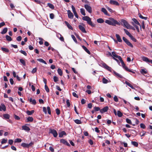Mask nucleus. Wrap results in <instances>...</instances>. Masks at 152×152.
Segmentation results:
<instances>
[{
    "instance_id": "obj_28",
    "label": "nucleus",
    "mask_w": 152,
    "mask_h": 152,
    "mask_svg": "<svg viewBox=\"0 0 152 152\" xmlns=\"http://www.w3.org/2000/svg\"><path fill=\"white\" fill-rule=\"evenodd\" d=\"M37 60L41 62L42 63L45 64H47L46 61L42 58H39L37 59Z\"/></svg>"
},
{
    "instance_id": "obj_8",
    "label": "nucleus",
    "mask_w": 152,
    "mask_h": 152,
    "mask_svg": "<svg viewBox=\"0 0 152 152\" xmlns=\"http://www.w3.org/2000/svg\"><path fill=\"white\" fill-rule=\"evenodd\" d=\"M112 56L113 58H118V59H121V57L115 54V52L113 51L112 52Z\"/></svg>"
},
{
    "instance_id": "obj_19",
    "label": "nucleus",
    "mask_w": 152,
    "mask_h": 152,
    "mask_svg": "<svg viewBox=\"0 0 152 152\" xmlns=\"http://www.w3.org/2000/svg\"><path fill=\"white\" fill-rule=\"evenodd\" d=\"M103 12L105 15L108 16H110V15L107 13V10L106 9L104 8H102L101 10Z\"/></svg>"
},
{
    "instance_id": "obj_3",
    "label": "nucleus",
    "mask_w": 152,
    "mask_h": 152,
    "mask_svg": "<svg viewBox=\"0 0 152 152\" xmlns=\"http://www.w3.org/2000/svg\"><path fill=\"white\" fill-rule=\"evenodd\" d=\"M49 133L52 134L55 137H56L58 136V133L54 129H49Z\"/></svg>"
},
{
    "instance_id": "obj_26",
    "label": "nucleus",
    "mask_w": 152,
    "mask_h": 152,
    "mask_svg": "<svg viewBox=\"0 0 152 152\" xmlns=\"http://www.w3.org/2000/svg\"><path fill=\"white\" fill-rule=\"evenodd\" d=\"M29 101L30 102H31V104L35 105L36 104V101L34 99H32L30 98L29 99Z\"/></svg>"
},
{
    "instance_id": "obj_27",
    "label": "nucleus",
    "mask_w": 152,
    "mask_h": 152,
    "mask_svg": "<svg viewBox=\"0 0 152 152\" xmlns=\"http://www.w3.org/2000/svg\"><path fill=\"white\" fill-rule=\"evenodd\" d=\"M104 21L103 19L101 18H99L97 20V22L99 23H102Z\"/></svg>"
},
{
    "instance_id": "obj_10",
    "label": "nucleus",
    "mask_w": 152,
    "mask_h": 152,
    "mask_svg": "<svg viewBox=\"0 0 152 152\" xmlns=\"http://www.w3.org/2000/svg\"><path fill=\"white\" fill-rule=\"evenodd\" d=\"M60 142L61 143H62L64 144H65L68 146H70V145L69 144V143L68 142H67L66 140H64V139H61L60 140Z\"/></svg>"
},
{
    "instance_id": "obj_49",
    "label": "nucleus",
    "mask_w": 152,
    "mask_h": 152,
    "mask_svg": "<svg viewBox=\"0 0 152 152\" xmlns=\"http://www.w3.org/2000/svg\"><path fill=\"white\" fill-rule=\"evenodd\" d=\"M126 122L129 124H132L131 120L128 118H126Z\"/></svg>"
},
{
    "instance_id": "obj_31",
    "label": "nucleus",
    "mask_w": 152,
    "mask_h": 152,
    "mask_svg": "<svg viewBox=\"0 0 152 152\" xmlns=\"http://www.w3.org/2000/svg\"><path fill=\"white\" fill-rule=\"evenodd\" d=\"M105 23H106L108 24H109V25H113V23H112L111 20H106L105 21Z\"/></svg>"
},
{
    "instance_id": "obj_54",
    "label": "nucleus",
    "mask_w": 152,
    "mask_h": 152,
    "mask_svg": "<svg viewBox=\"0 0 152 152\" xmlns=\"http://www.w3.org/2000/svg\"><path fill=\"white\" fill-rule=\"evenodd\" d=\"M45 90L47 92H49V90L46 85H45Z\"/></svg>"
},
{
    "instance_id": "obj_43",
    "label": "nucleus",
    "mask_w": 152,
    "mask_h": 152,
    "mask_svg": "<svg viewBox=\"0 0 152 152\" xmlns=\"http://www.w3.org/2000/svg\"><path fill=\"white\" fill-rule=\"evenodd\" d=\"M74 121L77 124H80L81 123L80 120H79L78 119L75 120Z\"/></svg>"
},
{
    "instance_id": "obj_23",
    "label": "nucleus",
    "mask_w": 152,
    "mask_h": 152,
    "mask_svg": "<svg viewBox=\"0 0 152 152\" xmlns=\"http://www.w3.org/2000/svg\"><path fill=\"white\" fill-rule=\"evenodd\" d=\"M3 117L4 119H9L10 118V115L8 114H5L3 115Z\"/></svg>"
},
{
    "instance_id": "obj_40",
    "label": "nucleus",
    "mask_w": 152,
    "mask_h": 152,
    "mask_svg": "<svg viewBox=\"0 0 152 152\" xmlns=\"http://www.w3.org/2000/svg\"><path fill=\"white\" fill-rule=\"evenodd\" d=\"M114 73L115 74V75L116 76H118V77H119L121 78H122V76L121 75L117 73V72H116L115 71L114 72Z\"/></svg>"
},
{
    "instance_id": "obj_48",
    "label": "nucleus",
    "mask_w": 152,
    "mask_h": 152,
    "mask_svg": "<svg viewBox=\"0 0 152 152\" xmlns=\"http://www.w3.org/2000/svg\"><path fill=\"white\" fill-rule=\"evenodd\" d=\"M126 43L130 47L132 48L133 47L132 45L130 42L129 40Z\"/></svg>"
},
{
    "instance_id": "obj_56",
    "label": "nucleus",
    "mask_w": 152,
    "mask_h": 152,
    "mask_svg": "<svg viewBox=\"0 0 152 152\" xmlns=\"http://www.w3.org/2000/svg\"><path fill=\"white\" fill-rule=\"evenodd\" d=\"M140 127L141 128L144 129L145 128V126L143 124H140Z\"/></svg>"
},
{
    "instance_id": "obj_13",
    "label": "nucleus",
    "mask_w": 152,
    "mask_h": 152,
    "mask_svg": "<svg viewBox=\"0 0 152 152\" xmlns=\"http://www.w3.org/2000/svg\"><path fill=\"white\" fill-rule=\"evenodd\" d=\"M142 60L144 61L149 63L150 59H149L147 57L144 56L141 57Z\"/></svg>"
},
{
    "instance_id": "obj_9",
    "label": "nucleus",
    "mask_w": 152,
    "mask_h": 152,
    "mask_svg": "<svg viewBox=\"0 0 152 152\" xmlns=\"http://www.w3.org/2000/svg\"><path fill=\"white\" fill-rule=\"evenodd\" d=\"M6 110V107L5 105L3 104H1V105H0V111H1L2 110L5 111Z\"/></svg>"
},
{
    "instance_id": "obj_52",
    "label": "nucleus",
    "mask_w": 152,
    "mask_h": 152,
    "mask_svg": "<svg viewBox=\"0 0 152 152\" xmlns=\"http://www.w3.org/2000/svg\"><path fill=\"white\" fill-rule=\"evenodd\" d=\"M58 35H60V37L59 38L60 40L61 41H64V39L63 37L62 36V35L61 34H59Z\"/></svg>"
},
{
    "instance_id": "obj_11",
    "label": "nucleus",
    "mask_w": 152,
    "mask_h": 152,
    "mask_svg": "<svg viewBox=\"0 0 152 152\" xmlns=\"http://www.w3.org/2000/svg\"><path fill=\"white\" fill-rule=\"evenodd\" d=\"M110 3L113 5H115L116 6H119V4L117 1L113 0H110Z\"/></svg>"
},
{
    "instance_id": "obj_37",
    "label": "nucleus",
    "mask_w": 152,
    "mask_h": 152,
    "mask_svg": "<svg viewBox=\"0 0 152 152\" xmlns=\"http://www.w3.org/2000/svg\"><path fill=\"white\" fill-rule=\"evenodd\" d=\"M124 31L125 32L126 34L129 37L130 36L131 34H130V33L128 31V30H127L126 29L124 28Z\"/></svg>"
},
{
    "instance_id": "obj_17",
    "label": "nucleus",
    "mask_w": 152,
    "mask_h": 152,
    "mask_svg": "<svg viewBox=\"0 0 152 152\" xmlns=\"http://www.w3.org/2000/svg\"><path fill=\"white\" fill-rule=\"evenodd\" d=\"M140 72V73L143 75L146 74L148 72L147 70L145 69H141Z\"/></svg>"
},
{
    "instance_id": "obj_59",
    "label": "nucleus",
    "mask_w": 152,
    "mask_h": 152,
    "mask_svg": "<svg viewBox=\"0 0 152 152\" xmlns=\"http://www.w3.org/2000/svg\"><path fill=\"white\" fill-rule=\"evenodd\" d=\"M66 103L67 106L68 107H69L70 105V104L69 102V99H67L66 100Z\"/></svg>"
},
{
    "instance_id": "obj_63",
    "label": "nucleus",
    "mask_w": 152,
    "mask_h": 152,
    "mask_svg": "<svg viewBox=\"0 0 152 152\" xmlns=\"http://www.w3.org/2000/svg\"><path fill=\"white\" fill-rule=\"evenodd\" d=\"M54 15L53 13H50V17L51 19H53L54 18Z\"/></svg>"
},
{
    "instance_id": "obj_29",
    "label": "nucleus",
    "mask_w": 152,
    "mask_h": 152,
    "mask_svg": "<svg viewBox=\"0 0 152 152\" xmlns=\"http://www.w3.org/2000/svg\"><path fill=\"white\" fill-rule=\"evenodd\" d=\"M125 83L127 85V86L130 87V88H131L132 89H134V87L130 83H129V82H127V81H126L125 82Z\"/></svg>"
},
{
    "instance_id": "obj_32",
    "label": "nucleus",
    "mask_w": 152,
    "mask_h": 152,
    "mask_svg": "<svg viewBox=\"0 0 152 152\" xmlns=\"http://www.w3.org/2000/svg\"><path fill=\"white\" fill-rule=\"evenodd\" d=\"M27 122H32L33 121V118L31 117H28L27 118Z\"/></svg>"
},
{
    "instance_id": "obj_22",
    "label": "nucleus",
    "mask_w": 152,
    "mask_h": 152,
    "mask_svg": "<svg viewBox=\"0 0 152 152\" xmlns=\"http://www.w3.org/2000/svg\"><path fill=\"white\" fill-rule=\"evenodd\" d=\"M65 23L68 28L72 30L73 28L72 26L67 21H65Z\"/></svg>"
},
{
    "instance_id": "obj_21",
    "label": "nucleus",
    "mask_w": 152,
    "mask_h": 152,
    "mask_svg": "<svg viewBox=\"0 0 152 152\" xmlns=\"http://www.w3.org/2000/svg\"><path fill=\"white\" fill-rule=\"evenodd\" d=\"M115 36L118 42H121L122 41L121 39L120 36L118 34H116L115 35Z\"/></svg>"
},
{
    "instance_id": "obj_38",
    "label": "nucleus",
    "mask_w": 152,
    "mask_h": 152,
    "mask_svg": "<svg viewBox=\"0 0 152 152\" xmlns=\"http://www.w3.org/2000/svg\"><path fill=\"white\" fill-rule=\"evenodd\" d=\"M132 24L135 27L137 30V31L138 32H140V30L138 26L136 25H135L133 22L132 23Z\"/></svg>"
},
{
    "instance_id": "obj_60",
    "label": "nucleus",
    "mask_w": 152,
    "mask_h": 152,
    "mask_svg": "<svg viewBox=\"0 0 152 152\" xmlns=\"http://www.w3.org/2000/svg\"><path fill=\"white\" fill-rule=\"evenodd\" d=\"M56 113L57 115H59L60 113V110L58 108H57L56 110Z\"/></svg>"
},
{
    "instance_id": "obj_5",
    "label": "nucleus",
    "mask_w": 152,
    "mask_h": 152,
    "mask_svg": "<svg viewBox=\"0 0 152 152\" xmlns=\"http://www.w3.org/2000/svg\"><path fill=\"white\" fill-rule=\"evenodd\" d=\"M84 7L86 10L89 13H91L92 12L91 7L87 4H85Z\"/></svg>"
},
{
    "instance_id": "obj_4",
    "label": "nucleus",
    "mask_w": 152,
    "mask_h": 152,
    "mask_svg": "<svg viewBox=\"0 0 152 152\" xmlns=\"http://www.w3.org/2000/svg\"><path fill=\"white\" fill-rule=\"evenodd\" d=\"M109 19L111 20L112 23H113V25H112V26H115L116 24L118 25H120V23L114 19L110 18Z\"/></svg>"
},
{
    "instance_id": "obj_50",
    "label": "nucleus",
    "mask_w": 152,
    "mask_h": 152,
    "mask_svg": "<svg viewBox=\"0 0 152 152\" xmlns=\"http://www.w3.org/2000/svg\"><path fill=\"white\" fill-rule=\"evenodd\" d=\"M20 52L21 53L23 54L24 56H27V54L25 51H24V50H21L20 51Z\"/></svg>"
},
{
    "instance_id": "obj_58",
    "label": "nucleus",
    "mask_w": 152,
    "mask_h": 152,
    "mask_svg": "<svg viewBox=\"0 0 152 152\" xmlns=\"http://www.w3.org/2000/svg\"><path fill=\"white\" fill-rule=\"evenodd\" d=\"M53 80L54 82H56L58 81V77L56 76H55L53 77Z\"/></svg>"
},
{
    "instance_id": "obj_57",
    "label": "nucleus",
    "mask_w": 152,
    "mask_h": 152,
    "mask_svg": "<svg viewBox=\"0 0 152 152\" xmlns=\"http://www.w3.org/2000/svg\"><path fill=\"white\" fill-rule=\"evenodd\" d=\"M7 142V140L3 139L2 140L1 143L2 144L6 143Z\"/></svg>"
},
{
    "instance_id": "obj_62",
    "label": "nucleus",
    "mask_w": 152,
    "mask_h": 152,
    "mask_svg": "<svg viewBox=\"0 0 152 152\" xmlns=\"http://www.w3.org/2000/svg\"><path fill=\"white\" fill-rule=\"evenodd\" d=\"M113 99L114 101L115 102H118V99L116 96H114Z\"/></svg>"
},
{
    "instance_id": "obj_34",
    "label": "nucleus",
    "mask_w": 152,
    "mask_h": 152,
    "mask_svg": "<svg viewBox=\"0 0 152 152\" xmlns=\"http://www.w3.org/2000/svg\"><path fill=\"white\" fill-rule=\"evenodd\" d=\"M58 72V74L62 76L63 74L62 71L60 68H58L57 70Z\"/></svg>"
},
{
    "instance_id": "obj_14",
    "label": "nucleus",
    "mask_w": 152,
    "mask_h": 152,
    "mask_svg": "<svg viewBox=\"0 0 152 152\" xmlns=\"http://www.w3.org/2000/svg\"><path fill=\"white\" fill-rule=\"evenodd\" d=\"M132 20L135 24L139 25L140 28L141 29V25L137 20L135 18H132Z\"/></svg>"
},
{
    "instance_id": "obj_39",
    "label": "nucleus",
    "mask_w": 152,
    "mask_h": 152,
    "mask_svg": "<svg viewBox=\"0 0 152 152\" xmlns=\"http://www.w3.org/2000/svg\"><path fill=\"white\" fill-rule=\"evenodd\" d=\"M21 146H23V147H24V148H25V147L28 148V144H26L25 143H22V144H21Z\"/></svg>"
},
{
    "instance_id": "obj_53",
    "label": "nucleus",
    "mask_w": 152,
    "mask_h": 152,
    "mask_svg": "<svg viewBox=\"0 0 152 152\" xmlns=\"http://www.w3.org/2000/svg\"><path fill=\"white\" fill-rule=\"evenodd\" d=\"M125 69L126 71H129V72H132L133 73H135V72L134 71H132V70L129 69L127 68V67H125Z\"/></svg>"
},
{
    "instance_id": "obj_51",
    "label": "nucleus",
    "mask_w": 152,
    "mask_h": 152,
    "mask_svg": "<svg viewBox=\"0 0 152 152\" xmlns=\"http://www.w3.org/2000/svg\"><path fill=\"white\" fill-rule=\"evenodd\" d=\"M102 82L104 83H107L108 82V80L104 77L102 79Z\"/></svg>"
},
{
    "instance_id": "obj_12",
    "label": "nucleus",
    "mask_w": 152,
    "mask_h": 152,
    "mask_svg": "<svg viewBox=\"0 0 152 152\" xmlns=\"http://www.w3.org/2000/svg\"><path fill=\"white\" fill-rule=\"evenodd\" d=\"M22 129L26 131H29L30 130V128L27 126L26 125L22 126Z\"/></svg>"
},
{
    "instance_id": "obj_61",
    "label": "nucleus",
    "mask_w": 152,
    "mask_h": 152,
    "mask_svg": "<svg viewBox=\"0 0 152 152\" xmlns=\"http://www.w3.org/2000/svg\"><path fill=\"white\" fill-rule=\"evenodd\" d=\"M72 11L73 13L76 12V10H75V7L73 5L72 6Z\"/></svg>"
},
{
    "instance_id": "obj_6",
    "label": "nucleus",
    "mask_w": 152,
    "mask_h": 152,
    "mask_svg": "<svg viewBox=\"0 0 152 152\" xmlns=\"http://www.w3.org/2000/svg\"><path fill=\"white\" fill-rule=\"evenodd\" d=\"M109 109L108 106H106L100 110V112L102 113H103L107 112Z\"/></svg>"
},
{
    "instance_id": "obj_41",
    "label": "nucleus",
    "mask_w": 152,
    "mask_h": 152,
    "mask_svg": "<svg viewBox=\"0 0 152 152\" xmlns=\"http://www.w3.org/2000/svg\"><path fill=\"white\" fill-rule=\"evenodd\" d=\"M20 62L22 64H23L24 66L26 65V62L24 60H23L22 59H20Z\"/></svg>"
},
{
    "instance_id": "obj_15",
    "label": "nucleus",
    "mask_w": 152,
    "mask_h": 152,
    "mask_svg": "<svg viewBox=\"0 0 152 152\" xmlns=\"http://www.w3.org/2000/svg\"><path fill=\"white\" fill-rule=\"evenodd\" d=\"M80 30L84 33H86V32L85 28L83 26L81 25H79L78 26Z\"/></svg>"
},
{
    "instance_id": "obj_64",
    "label": "nucleus",
    "mask_w": 152,
    "mask_h": 152,
    "mask_svg": "<svg viewBox=\"0 0 152 152\" xmlns=\"http://www.w3.org/2000/svg\"><path fill=\"white\" fill-rule=\"evenodd\" d=\"M14 118L16 120H19L20 119V118L18 116L15 115H14Z\"/></svg>"
},
{
    "instance_id": "obj_44",
    "label": "nucleus",
    "mask_w": 152,
    "mask_h": 152,
    "mask_svg": "<svg viewBox=\"0 0 152 152\" xmlns=\"http://www.w3.org/2000/svg\"><path fill=\"white\" fill-rule=\"evenodd\" d=\"M134 42H136L137 40L132 35H131L129 37Z\"/></svg>"
},
{
    "instance_id": "obj_46",
    "label": "nucleus",
    "mask_w": 152,
    "mask_h": 152,
    "mask_svg": "<svg viewBox=\"0 0 152 152\" xmlns=\"http://www.w3.org/2000/svg\"><path fill=\"white\" fill-rule=\"evenodd\" d=\"M21 141V139L20 138H17L15 139V142H20Z\"/></svg>"
},
{
    "instance_id": "obj_45",
    "label": "nucleus",
    "mask_w": 152,
    "mask_h": 152,
    "mask_svg": "<svg viewBox=\"0 0 152 152\" xmlns=\"http://www.w3.org/2000/svg\"><path fill=\"white\" fill-rule=\"evenodd\" d=\"M48 6L50 8L52 9H53L54 8V6L53 5V4H51L48 3Z\"/></svg>"
},
{
    "instance_id": "obj_18",
    "label": "nucleus",
    "mask_w": 152,
    "mask_h": 152,
    "mask_svg": "<svg viewBox=\"0 0 152 152\" xmlns=\"http://www.w3.org/2000/svg\"><path fill=\"white\" fill-rule=\"evenodd\" d=\"M66 133L64 131H62L59 133V137H62L64 135H66Z\"/></svg>"
},
{
    "instance_id": "obj_2",
    "label": "nucleus",
    "mask_w": 152,
    "mask_h": 152,
    "mask_svg": "<svg viewBox=\"0 0 152 152\" xmlns=\"http://www.w3.org/2000/svg\"><path fill=\"white\" fill-rule=\"evenodd\" d=\"M121 24L124 27L127 29H129L130 28V25L124 19H121Z\"/></svg>"
},
{
    "instance_id": "obj_20",
    "label": "nucleus",
    "mask_w": 152,
    "mask_h": 152,
    "mask_svg": "<svg viewBox=\"0 0 152 152\" xmlns=\"http://www.w3.org/2000/svg\"><path fill=\"white\" fill-rule=\"evenodd\" d=\"M121 61V65L125 69V67H127L126 66L125 64L124 63L123 61L122 60V58H121V59H119Z\"/></svg>"
},
{
    "instance_id": "obj_25",
    "label": "nucleus",
    "mask_w": 152,
    "mask_h": 152,
    "mask_svg": "<svg viewBox=\"0 0 152 152\" xmlns=\"http://www.w3.org/2000/svg\"><path fill=\"white\" fill-rule=\"evenodd\" d=\"M34 110H32L31 111L29 110H27L26 112V113L28 115H31L33 113H34Z\"/></svg>"
},
{
    "instance_id": "obj_55",
    "label": "nucleus",
    "mask_w": 152,
    "mask_h": 152,
    "mask_svg": "<svg viewBox=\"0 0 152 152\" xmlns=\"http://www.w3.org/2000/svg\"><path fill=\"white\" fill-rule=\"evenodd\" d=\"M94 110L96 111H97L99 110H100V108L99 107H95L94 108Z\"/></svg>"
},
{
    "instance_id": "obj_35",
    "label": "nucleus",
    "mask_w": 152,
    "mask_h": 152,
    "mask_svg": "<svg viewBox=\"0 0 152 152\" xmlns=\"http://www.w3.org/2000/svg\"><path fill=\"white\" fill-rule=\"evenodd\" d=\"M132 144L134 146L137 147L138 146V143L137 142L135 141H132Z\"/></svg>"
},
{
    "instance_id": "obj_33",
    "label": "nucleus",
    "mask_w": 152,
    "mask_h": 152,
    "mask_svg": "<svg viewBox=\"0 0 152 152\" xmlns=\"http://www.w3.org/2000/svg\"><path fill=\"white\" fill-rule=\"evenodd\" d=\"M6 38L7 40L8 41H11L12 40L11 37L8 35L6 36Z\"/></svg>"
},
{
    "instance_id": "obj_7",
    "label": "nucleus",
    "mask_w": 152,
    "mask_h": 152,
    "mask_svg": "<svg viewBox=\"0 0 152 152\" xmlns=\"http://www.w3.org/2000/svg\"><path fill=\"white\" fill-rule=\"evenodd\" d=\"M67 14L68 17L69 18L72 19L73 18L74 15L70 10L67 11Z\"/></svg>"
},
{
    "instance_id": "obj_47",
    "label": "nucleus",
    "mask_w": 152,
    "mask_h": 152,
    "mask_svg": "<svg viewBox=\"0 0 152 152\" xmlns=\"http://www.w3.org/2000/svg\"><path fill=\"white\" fill-rule=\"evenodd\" d=\"M71 37H72V38L73 39L74 41L75 42L77 43V39H76L75 37V36L74 35H71Z\"/></svg>"
},
{
    "instance_id": "obj_36",
    "label": "nucleus",
    "mask_w": 152,
    "mask_h": 152,
    "mask_svg": "<svg viewBox=\"0 0 152 152\" xmlns=\"http://www.w3.org/2000/svg\"><path fill=\"white\" fill-rule=\"evenodd\" d=\"M1 49L2 51H4L5 52L8 53L9 52V50L7 49V48H1Z\"/></svg>"
},
{
    "instance_id": "obj_30",
    "label": "nucleus",
    "mask_w": 152,
    "mask_h": 152,
    "mask_svg": "<svg viewBox=\"0 0 152 152\" xmlns=\"http://www.w3.org/2000/svg\"><path fill=\"white\" fill-rule=\"evenodd\" d=\"M7 31V28H4L3 29L2 31L1 32V33L2 34H5Z\"/></svg>"
},
{
    "instance_id": "obj_1",
    "label": "nucleus",
    "mask_w": 152,
    "mask_h": 152,
    "mask_svg": "<svg viewBox=\"0 0 152 152\" xmlns=\"http://www.w3.org/2000/svg\"><path fill=\"white\" fill-rule=\"evenodd\" d=\"M82 19L83 20L86 21L89 25L92 27L95 26V25L93 24L91 21V19L88 16H84L82 18Z\"/></svg>"
},
{
    "instance_id": "obj_16",
    "label": "nucleus",
    "mask_w": 152,
    "mask_h": 152,
    "mask_svg": "<svg viewBox=\"0 0 152 152\" xmlns=\"http://www.w3.org/2000/svg\"><path fill=\"white\" fill-rule=\"evenodd\" d=\"M82 47L84 50L88 54H90L91 53L88 50L84 45H82Z\"/></svg>"
},
{
    "instance_id": "obj_42",
    "label": "nucleus",
    "mask_w": 152,
    "mask_h": 152,
    "mask_svg": "<svg viewBox=\"0 0 152 152\" xmlns=\"http://www.w3.org/2000/svg\"><path fill=\"white\" fill-rule=\"evenodd\" d=\"M117 115L119 117H121L122 115V113L120 111H117Z\"/></svg>"
},
{
    "instance_id": "obj_24",
    "label": "nucleus",
    "mask_w": 152,
    "mask_h": 152,
    "mask_svg": "<svg viewBox=\"0 0 152 152\" xmlns=\"http://www.w3.org/2000/svg\"><path fill=\"white\" fill-rule=\"evenodd\" d=\"M80 12L81 14L84 16L86 15L85 11L84 9L81 8L80 9Z\"/></svg>"
}]
</instances>
